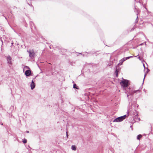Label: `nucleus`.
Wrapping results in <instances>:
<instances>
[{"mask_svg": "<svg viewBox=\"0 0 153 153\" xmlns=\"http://www.w3.org/2000/svg\"><path fill=\"white\" fill-rule=\"evenodd\" d=\"M128 81L127 80L123 79L120 82V84L123 88H126L128 86Z\"/></svg>", "mask_w": 153, "mask_h": 153, "instance_id": "1", "label": "nucleus"}, {"mask_svg": "<svg viewBox=\"0 0 153 153\" xmlns=\"http://www.w3.org/2000/svg\"><path fill=\"white\" fill-rule=\"evenodd\" d=\"M126 115H125L123 116L119 117L114 119L113 121V122H117L122 121L126 118Z\"/></svg>", "mask_w": 153, "mask_h": 153, "instance_id": "2", "label": "nucleus"}, {"mask_svg": "<svg viewBox=\"0 0 153 153\" xmlns=\"http://www.w3.org/2000/svg\"><path fill=\"white\" fill-rule=\"evenodd\" d=\"M29 56L31 57H33L35 53H34L33 51H29Z\"/></svg>", "mask_w": 153, "mask_h": 153, "instance_id": "3", "label": "nucleus"}, {"mask_svg": "<svg viewBox=\"0 0 153 153\" xmlns=\"http://www.w3.org/2000/svg\"><path fill=\"white\" fill-rule=\"evenodd\" d=\"M31 73L30 70H27L25 72V74L26 76H29L30 75Z\"/></svg>", "mask_w": 153, "mask_h": 153, "instance_id": "4", "label": "nucleus"}, {"mask_svg": "<svg viewBox=\"0 0 153 153\" xmlns=\"http://www.w3.org/2000/svg\"><path fill=\"white\" fill-rule=\"evenodd\" d=\"M31 89H33L35 87V83L32 80L30 85Z\"/></svg>", "mask_w": 153, "mask_h": 153, "instance_id": "5", "label": "nucleus"}, {"mask_svg": "<svg viewBox=\"0 0 153 153\" xmlns=\"http://www.w3.org/2000/svg\"><path fill=\"white\" fill-rule=\"evenodd\" d=\"M126 60V59L125 57L123 58L120 60V62L119 64H120V65H122L123 63Z\"/></svg>", "mask_w": 153, "mask_h": 153, "instance_id": "6", "label": "nucleus"}, {"mask_svg": "<svg viewBox=\"0 0 153 153\" xmlns=\"http://www.w3.org/2000/svg\"><path fill=\"white\" fill-rule=\"evenodd\" d=\"M7 59L8 62L10 63H11V58L10 56H8L7 57Z\"/></svg>", "mask_w": 153, "mask_h": 153, "instance_id": "7", "label": "nucleus"}, {"mask_svg": "<svg viewBox=\"0 0 153 153\" xmlns=\"http://www.w3.org/2000/svg\"><path fill=\"white\" fill-rule=\"evenodd\" d=\"M142 136L141 134H139L137 136V138L138 140H140L142 138Z\"/></svg>", "mask_w": 153, "mask_h": 153, "instance_id": "8", "label": "nucleus"}, {"mask_svg": "<svg viewBox=\"0 0 153 153\" xmlns=\"http://www.w3.org/2000/svg\"><path fill=\"white\" fill-rule=\"evenodd\" d=\"M71 148L72 149L74 150H76V147L75 146H72Z\"/></svg>", "mask_w": 153, "mask_h": 153, "instance_id": "9", "label": "nucleus"}, {"mask_svg": "<svg viewBox=\"0 0 153 153\" xmlns=\"http://www.w3.org/2000/svg\"><path fill=\"white\" fill-rule=\"evenodd\" d=\"M73 88H76L78 89V88H77V86H76V84H74L73 85Z\"/></svg>", "mask_w": 153, "mask_h": 153, "instance_id": "10", "label": "nucleus"}, {"mask_svg": "<svg viewBox=\"0 0 153 153\" xmlns=\"http://www.w3.org/2000/svg\"><path fill=\"white\" fill-rule=\"evenodd\" d=\"M133 57L132 56H130L127 57H125L126 60L129 59V58Z\"/></svg>", "mask_w": 153, "mask_h": 153, "instance_id": "11", "label": "nucleus"}, {"mask_svg": "<svg viewBox=\"0 0 153 153\" xmlns=\"http://www.w3.org/2000/svg\"><path fill=\"white\" fill-rule=\"evenodd\" d=\"M23 142L24 143H25L27 142V140L26 139H25L23 140Z\"/></svg>", "mask_w": 153, "mask_h": 153, "instance_id": "12", "label": "nucleus"}, {"mask_svg": "<svg viewBox=\"0 0 153 153\" xmlns=\"http://www.w3.org/2000/svg\"><path fill=\"white\" fill-rule=\"evenodd\" d=\"M116 76L117 77L118 76V71L117 70L116 71Z\"/></svg>", "mask_w": 153, "mask_h": 153, "instance_id": "13", "label": "nucleus"}, {"mask_svg": "<svg viewBox=\"0 0 153 153\" xmlns=\"http://www.w3.org/2000/svg\"><path fill=\"white\" fill-rule=\"evenodd\" d=\"M25 68H26L27 69H30V68L28 67V66H25Z\"/></svg>", "mask_w": 153, "mask_h": 153, "instance_id": "14", "label": "nucleus"}, {"mask_svg": "<svg viewBox=\"0 0 153 153\" xmlns=\"http://www.w3.org/2000/svg\"><path fill=\"white\" fill-rule=\"evenodd\" d=\"M138 59H139L140 60H141V59L140 57V56H139L137 58Z\"/></svg>", "mask_w": 153, "mask_h": 153, "instance_id": "15", "label": "nucleus"}, {"mask_svg": "<svg viewBox=\"0 0 153 153\" xmlns=\"http://www.w3.org/2000/svg\"><path fill=\"white\" fill-rule=\"evenodd\" d=\"M67 134H68L67 132Z\"/></svg>", "mask_w": 153, "mask_h": 153, "instance_id": "16", "label": "nucleus"}, {"mask_svg": "<svg viewBox=\"0 0 153 153\" xmlns=\"http://www.w3.org/2000/svg\"><path fill=\"white\" fill-rule=\"evenodd\" d=\"M134 91V92H136V91Z\"/></svg>", "mask_w": 153, "mask_h": 153, "instance_id": "17", "label": "nucleus"}]
</instances>
